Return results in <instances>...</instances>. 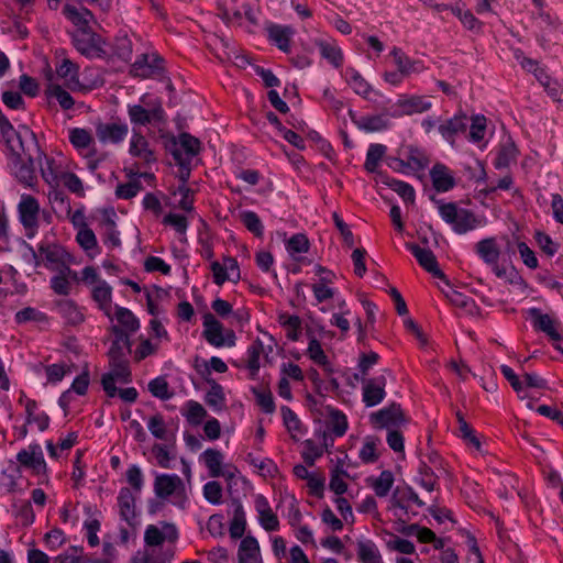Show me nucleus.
<instances>
[{
    "instance_id": "1",
    "label": "nucleus",
    "mask_w": 563,
    "mask_h": 563,
    "mask_svg": "<svg viewBox=\"0 0 563 563\" xmlns=\"http://www.w3.org/2000/svg\"><path fill=\"white\" fill-rule=\"evenodd\" d=\"M410 419L406 416L400 405L389 404V449L398 454V459L406 460L405 438L401 428L409 423Z\"/></svg>"
},
{
    "instance_id": "2",
    "label": "nucleus",
    "mask_w": 563,
    "mask_h": 563,
    "mask_svg": "<svg viewBox=\"0 0 563 563\" xmlns=\"http://www.w3.org/2000/svg\"><path fill=\"white\" fill-rule=\"evenodd\" d=\"M439 211L442 219L453 225V230L463 234L477 225L474 213L467 209L459 208L454 202L440 203Z\"/></svg>"
},
{
    "instance_id": "3",
    "label": "nucleus",
    "mask_w": 563,
    "mask_h": 563,
    "mask_svg": "<svg viewBox=\"0 0 563 563\" xmlns=\"http://www.w3.org/2000/svg\"><path fill=\"white\" fill-rule=\"evenodd\" d=\"M391 56L395 69L389 70V85L398 86L419 71L420 62L411 59L402 49L394 47Z\"/></svg>"
},
{
    "instance_id": "4",
    "label": "nucleus",
    "mask_w": 563,
    "mask_h": 563,
    "mask_svg": "<svg viewBox=\"0 0 563 563\" xmlns=\"http://www.w3.org/2000/svg\"><path fill=\"white\" fill-rule=\"evenodd\" d=\"M413 501L419 507L423 506L426 501L419 498V496L411 490L409 487H397L393 492L391 499L389 500V511L393 510V515L402 522L410 519L408 511L409 501Z\"/></svg>"
},
{
    "instance_id": "5",
    "label": "nucleus",
    "mask_w": 563,
    "mask_h": 563,
    "mask_svg": "<svg viewBox=\"0 0 563 563\" xmlns=\"http://www.w3.org/2000/svg\"><path fill=\"white\" fill-rule=\"evenodd\" d=\"M431 108V102L426 101L421 96L401 95L390 106L389 115L393 118H401L404 115H412L422 113Z\"/></svg>"
},
{
    "instance_id": "6",
    "label": "nucleus",
    "mask_w": 563,
    "mask_h": 563,
    "mask_svg": "<svg viewBox=\"0 0 563 563\" xmlns=\"http://www.w3.org/2000/svg\"><path fill=\"white\" fill-rule=\"evenodd\" d=\"M19 217L22 225L26 230H31L32 233L29 236H33L34 231L38 227V214L40 205L36 198L31 195H23L18 206Z\"/></svg>"
},
{
    "instance_id": "7",
    "label": "nucleus",
    "mask_w": 563,
    "mask_h": 563,
    "mask_svg": "<svg viewBox=\"0 0 563 563\" xmlns=\"http://www.w3.org/2000/svg\"><path fill=\"white\" fill-rule=\"evenodd\" d=\"M408 249L411 251L418 263L433 277L440 278L449 284V280L444 273L439 268L438 261L433 252L429 249H423L418 244H408Z\"/></svg>"
},
{
    "instance_id": "8",
    "label": "nucleus",
    "mask_w": 563,
    "mask_h": 563,
    "mask_svg": "<svg viewBox=\"0 0 563 563\" xmlns=\"http://www.w3.org/2000/svg\"><path fill=\"white\" fill-rule=\"evenodd\" d=\"M386 153V146L383 144H372L366 154L364 168L367 173L376 174L374 180L378 186L380 183L387 185V177L378 170L379 162Z\"/></svg>"
},
{
    "instance_id": "9",
    "label": "nucleus",
    "mask_w": 563,
    "mask_h": 563,
    "mask_svg": "<svg viewBox=\"0 0 563 563\" xmlns=\"http://www.w3.org/2000/svg\"><path fill=\"white\" fill-rule=\"evenodd\" d=\"M12 159L15 167L14 175L16 179L25 186L33 187L36 183L33 158L29 156L27 161H24L21 153L13 152Z\"/></svg>"
},
{
    "instance_id": "10",
    "label": "nucleus",
    "mask_w": 563,
    "mask_h": 563,
    "mask_svg": "<svg viewBox=\"0 0 563 563\" xmlns=\"http://www.w3.org/2000/svg\"><path fill=\"white\" fill-rule=\"evenodd\" d=\"M528 314L537 331L545 333L552 341L562 340L561 334L555 328V321L548 313H542L539 308H530Z\"/></svg>"
},
{
    "instance_id": "11",
    "label": "nucleus",
    "mask_w": 563,
    "mask_h": 563,
    "mask_svg": "<svg viewBox=\"0 0 563 563\" xmlns=\"http://www.w3.org/2000/svg\"><path fill=\"white\" fill-rule=\"evenodd\" d=\"M16 460L21 465L32 468L36 474L46 471V463L38 444L30 445L29 450L20 451Z\"/></svg>"
},
{
    "instance_id": "12",
    "label": "nucleus",
    "mask_w": 563,
    "mask_h": 563,
    "mask_svg": "<svg viewBox=\"0 0 563 563\" xmlns=\"http://www.w3.org/2000/svg\"><path fill=\"white\" fill-rule=\"evenodd\" d=\"M128 134V126L125 124L118 123H102L99 122L96 125V135L102 143H119Z\"/></svg>"
},
{
    "instance_id": "13",
    "label": "nucleus",
    "mask_w": 563,
    "mask_h": 563,
    "mask_svg": "<svg viewBox=\"0 0 563 563\" xmlns=\"http://www.w3.org/2000/svg\"><path fill=\"white\" fill-rule=\"evenodd\" d=\"M203 338L213 346H223L224 345V335H223V327L216 317L207 312L203 316Z\"/></svg>"
},
{
    "instance_id": "14",
    "label": "nucleus",
    "mask_w": 563,
    "mask_h": 563,
    "mask_svg": "<svg viewBox=\"0 0 563 563\" xmlns=\"http://www.w3.org/2000/svg\"><path fill=\"white\" fill-rule=\"evenodd\" d=\"M430 177L433 188L439 192L448 191L455 186L454 177L443 164L437 163L430 170Z\"/></svg>"
},
{
    "instance_id": "15",
    "label": "nucleus",
    "mask_w": 563,
    "mask_h": 563,
    "mask_svg": "<svg viewBox=\"0 0 563 563\" xmlns=\"http://www.w3.org/2000/svg\"><path fill=\"white\" fill-rule=\"evenodd\" d=\"M89 30L82 29L73 37L74 46L78 52L87 57H99L103 58L107 56V52L103 48H98L97 46H91L92 44L89 41Z\"/></svg>"
},
{
    "instance_id": "16",
    "label": "nucleus",
    "mask_w": 563,
    "mask_h": 563,
    "mask_svg": "<svg viewBox=\"0 0 563 563\" xmlns=\"http://www.w3.org/2000/svg\"><path fill=\"white\" fill-rule=\"evenodd\" d=\"M179 486H183L179 476L162 474L155 478L154 490L157 497L165 499L173 495Z\"/></svg>"
},
{
    "instance_id": "17",
    "label": "nucleus",
    "mask_w": 563,
    "mask_h": 563,
    "mask_svg": "<svg viewBox=\"0 0 563 563\" xmlns=\"http://www.w3.org/2000/svg\"><path fill=\"white\" fill-rule=\"evenodd\" d=\"M317 273H327V276H321L319 283L312 285V291L318 302H323L334 296V291L327 287L328 284L333 282L334 274L321 265H317Z\"/></svg>"
},
{
    "instance_id": "18",
    "label": "nucleus",
    "mask_w": 563,
    "mask_h": 563,
    "mask_svg": "<svg viewBox=\"0 0 563 563\" xmlns=\"http://www.w3.org/2000/svg\"><path fill=\"white\" fill-rule=\"evenodd\" d=\"M118 504L120 507V515L130 526H133L135 514V497L131 489L128 487L121 488L118 496Z\"/></svg>"
},
{
    "instance_id": "19",
    "label": "nucleus",
    "mask_w": 563,
    "mask_h": 563,
    "mask_svg": "<svg viewBox=\"0 0 563 563\" xmlns=\"http://www.w3.org/2000/svg\"><path fill=\"white\" fill-rule=\"evenodd\" d=\"M476 252L479 257L488 265H496L499 256L500 250L496 243L494 238L483 239L475 245Z\"/></svg>"
},
{
    "instance_id": "20",
    "label": "nucleus",
    "mask_w": 563,
    "mask_h": 563,
    "mask_svg": "<svg viewBox=\"0 0 563 563\" xmlns=\"http://www.w3.org/2000/svg\"><path fill=\"white\" fill-rule=\"evenodd\" d=\"M232 504L234 506V512L229 529L230 537L232 539H240L243 537L246 528L245 511L240 499L233 498Z\"/></svg>"
},
{
    "instance_id": "21",
    "label": "nucleus",
    "mask_w": 563,
    "mask_h": 563,
    "mask_svg": "<svg viewBox=\"0 0 563 563\" xmlns=\"http://www.w3.org/2000/svg\"><path fill=\"white\" fill-rule=\"evenodd\" d=\"M260 545L257 540L252 537H245L239 548V563H258Z\"/></svg>"
},
{
    "instance_id": "22",
    "label": "nucleus",
    "mask_w": 563,
    "mask_h": 563,
    "mask_svg": "<svg viewBox=\"0 0 563 563\" xmlns=\"http://www.w3.org/2000/svg\"><path fill=\"white\" fill-rule=\"evenodd\" d=\"M349 114L353 122L357 125V128L366 132L380 131L384 130L386 126V120L384 118V114L365 115L356 118L355 113L352 110L349 111Z\"/></svg>"
},
{
    "instance_id": "23",
    "label": "nucleus",
    "mask_w": 563,
    "mask_h": 563,
    "mask_svg": "<svg viewBox=\"0 0 563 563\" xmlns=\"http://www.w3.org/2000/svg\"><path fill=\"white\" fill-rule=\"evenodd\" d=\"M399 155H404L407 164L411 166V172L424 169L430 163L429 157L419 148L408 146L399 150Z\"/></svg>"
},
{
    "instance_id": "24",
    "label": "nucleus",
    "mask_w": 563,
    "mask_h": 563,
    "mask_svg": "<svg viewBox=\"0 0 563 563\" xmlns=\"http://www.w3.org/2000/svg\"><path fill=\"white\" fill-rule=\"evenodd\" d=\"M383 380L384 378H382V383L379 384H375L373 379H365V382H363L365 384L363 388V400L368 407L375 406L384 399L385 390Z\"/></svg>"
},
{
    "instance_id": "25",
    "label": "nucleus",
    "mask_w": 563,
    "mask_h": 563,
    "mask_svg": "<svg viewBox=\"0 0 563 563\" xmlns=\"http://www.w3.org/2000/svg\"><path fill=\"white\" fill-rule=\"evenodd\" d=\"M58 312L67 320L69 324L77 325L84 321V314L73 300L62 299L56 301Z\"/></svg>"
},
{
    "instance_id": "26",
    "label": "nucleus",
    "mask_w": 563,
    "mask_h": 563,
    "mask_svg": "<svg viewBox=\"0 0 563 563\" xmlns=\"http://www.w3.org/2000/svg\"><path fill=\"white\" fill-rule=\"evenodd\" d=\"M150 432L157 440H170V446H175V434L168 433L165 420L161 413H156L148 419L147 423Z\"/></svg>"
},
{
    "instance_id": "27",
    "label": "nucleus",
    "mask_w": 563,
    "mask_h": 563,
    "mask_svg": "<svg viewBox=\"0 0 563 563\" xmlns=\"http://www.w3.org/2000/svg\"><path fill=\"white\" fill-rule=\"evenodd\" d=\"M0 134L1 136L3 137L7 146L10 148V151L13 153V152H16L13 146H12V141H13V137H16L19 143H20V147H21V151L25 154L26 151H25V147H24V144H23V141L21 139V134L20 132H16L13 128V125L11 124V122L9 121V119L2 113V111L0 110Z\"/></svg>"
},
{
    "instance_id": "28",
    "label": "nucleus",
    "mask_w": 563,
    "mask_h": 563,
    "mask_svg": "<svg viewBox=\"0 0 563 563\" xmlns=\"http://www.w3.org/2000/svg\"><path fill=\"white\" fill-rule=\"evenodd\" d=\"M130 153L133 156L143 158L146 163H151L156 159L153 151L148 148V142L142 134L136 132L131 141Z\"/></svg>"
},
{
    "instance_id": "29",
    "label": "nucleus",
    "mask_w": 563,
    "mask_h": 563,
    "mask_svg": "<svg viewBox=\"0 0 563 563\" xmlns=\"http://www.w3.org/2000/svg\"><path fill=\"white\" fill-rule=\"evenodd\" d=\"M269 38L275 42L277 47L283 52L289 51L290 36L294 30L290 26L271 25L268 27Z\"/></svg>"
},
{
    "instance_id": "30",
    "label": "nucleus",
    "mask_w": 563,
    "mask_h": 563,
    "mask_svg": "<svg viewBox=\"0 0 563 563\" xmlns=\"http://www.w3.org/2000/svg\"><path fill=\"white\" fill-rule=\"evenodd\" d=\"M207 383L210 385V389L206 394V404L216 410H222L225 406V397L222 386L212 378H207Z\"/></svg>"
},
{
    "instance_id": "31",
    "label": "nucleus",
    "mask_w": 563,
    "mask_h": 563,
    "mask_svg": "<svg viewBox=\"0 0 563 563\" xmlns=\"http://www.w3.org/2000/svg\"><path fill=\"white\" fill-rule=\"evenodd\" d=\"M466 115H455L454 118L445 121L439 126V132L441 135L448 140L453 139L455 134L459 132H464L466 130Z\"/></svg>"
},
{
    "instance_id": "32",
    "label": "nucleus",
    "mask_w": 563,
    "mask_h": 563,
    "mask_svg": "<svg viewBox=\"0 0 563 563\" xmlns=\"http://www.w3.org/2000/svg\"><path fill=\"white\" fill-rule=\"evenodd\" d=\"M38 252L45 256L47 263L51 264H64L68 262L70 255L59 245H40Z\"/></svg>"
},
{
    "instance_id": "33",
    "label": "nucleus",
    "mask_w": 563,
    "mask_h": 563,
    "mask_svg": "<svg viewBox=\"0 0 563 563\" xmlns=\"http://www.w3.org/2000/svg\"><path fill=\"white\" fill-rule=\"evenodd\" d=\"M64 14L77 26L87 29L89 21L92 19V13L88 9H77L75 5L66 4L64 7Z\"/></svg>"
},
{
    "instance_id": "34",
    "label": "nucleus",
    "mask_w": 563,
    "mask_h": 563,
    "mask_svg": "<svg viewBox=\"0 0 563 563\" xmlns=\"http://www.w3.org/2000/svg\"><path fill=\"white\" fill-rule=\"evenodd\" d=\"M111 287L106 283L101 282L97 285L92 290V298L96 302H98L100 309H102L108 317L110 313V303H111Z\"/></svg>"
},
{
    "instance_id": "35",
    "label": "nucleus",
    "mask_w": 563,
    "mask_h": 563,
    "mask_svg": "<svg viewBox=\"0 0 563 563\" xmlns=\"http://www.w3.org/2000/svg\"><path fill=\"white\" fill-rule=\"evenodd\" d=\"M170 153L179 166V180L181 185H186L190 178L191 167H190V158H185L180 148L177 147V142L173 139V147L170 148Z\"/></svg>"
},
{
    "instance_id": "36",
    "label": "nucleus",
    "mask_w": 563,
    "mask_h": 563,
    "mask_svg": "<svg viewBox=\"0 0 563 563\" xmlns=\"http://www.w3.org/2000/svg\"><path fill=\"white\" fill-rule=\"evenodd\" d=\"M205 464L208 467L212 477H219L222 474L221 465L223 455L219 450L207 449L203 454Z\"/></svg>"
},
{
    "instance_id": "37",
    "label": "nucleus",
    "mask_w": 563,
    "mask_h": 563,
    "mask_svg": "<svg viewBox=\"0 0 563 563\" xmlns=\"http://www.w3.org/2000/svg\"><path fill=\"white\" fill-rule=\"evenodd\" d=\"M37 408V404L33 399H27L25 404V412H26V424L36 423L41 431H45L49 426V417L46 413H35L34 411Z\"/></svg>"
},
{
    "instance_id": "38",
    "label": "nucleus",
    "mask_w": 563,
    "mask_h": 563,
    "mask_svg": "<svg viewBox=\"0 0 563 563\" xmlns=\"http://www.w3.org/2000/svg\"><path fill=\"white\" fill-rule=\"evenodd\" d=\"M357 555L362 563H382L380 554L371 541L357 543Z\"/></svg>"
},
{
    "instance_id": "39",
    "label": "nucleus",
    "mask_w": 563,
    "mask_h": 563,
    "mask_svg": "<svg viewBox=\"0 0 563 563\" xmlns=\"http://www.w3.org/2000/svg\"><path fill=\"white\" fill-rule=\"evenodd\" d=\"M111 366V372L106 373L104 375H111L113 380H119L121 383L128 384L132 380V374L129 368V361H115L109 363Z\"/></svg>"
},
{
    "instance_id": "40",
    "label": "nucleus",
    "mask_w": 563,
    "mask_h": 563,
    "mask_svg": "<svg viewBox=\"0 0 563 563\" xmlns=\"http://www.w3.org/2000/svg\"><path fill=\"white\" fill-rule=\"evenodd\" d=\"M240 219L245 228L252 232L256 238H262L264 233V227L261 219L254 211H243L240 214Z\"/></svg>"
},
{
    "instance_id": "41",
    "label": "nucleus",
    "mask_w": 563,
    "mask_h": 563,
    "mask_svg": "<svg viewBox=\"0 0 563 563\" xmlns=\"http://www.w3.org/2000/svg\"><path fill=\"white\" fill-rule=\"evenodd\" d=\"M46 95L47 97L56 98L64 110H69L74 107L75 101L73 97L59 85H49L46 89Z\"/></svg>"
},
{
    "instance_id": "42",
    "label": "nucleus",
    "mask_w": 563,
    "mask_h": 563,
    "mask_svg": "<svg viewBox=\"0 0 563 563\" xmlns=\"http://www.w3.org/2000/svg\"><path fill=\"white\" fill-rule=\"evenodd\" d=\"M150 393L162 400H167L173 397V393L169 391V385L165 377L159 376L152 379L148 383Z\"/></svg>"
},
{
    "instance_id": "43",
    "label": "nucleus",
    "mask_w": 563,
    "mask_h": 563,
    "mask_svg": "<svg viewBox=\"0 0 563 563\" xmlns=\"http://www.w3.org/2000/svg\"><path fill=\"white\" fill-rule=\"evenodd\" d=\"M263 343L260 339H256L252 345L249 347V362H247V368L251 372V376L255 377L260 369V356L263 352Z\"/></svg>"
},
{
    "instance_id": "44",
    "label": "nucleus",
    "mask_w": 563,
    "mask_h": 563,
    "mask_svg": "<svg viewBox=\"0 0 563 563\" xmlns=\"http://www.w3.org/2000/svg\"><path fill=\"white\" fill-rule=\"evenodd\" d=\"M389 189L397 192L406 203H415V189L411 185L396 179H389Z\"/></svg>"
},
{
    "instance_id": "45",
    "label": "nucleus",
    "mask_w": 563,
    "mask_h": 563,
    "mask_svg": "<svg viewBox=\"0 0 563 563\" xmlns=\"http://www.w3.org/2000/svg\"><path fill=\"white\" fill-rule=\"evenodd\" d=\"M517 148L512 141H508L505 143L496 158L495 166L497 168H506L509 166L510 162L516 158Z\"/></svg>"
},
{
    "instance_id": "46",
    "label": "nucleus",
    "mask_w": 563,
    "mask_h": 563,
    "mask_svg": "<svg viewBox=\"0 0 563 563\" xmlns=\"http://www.w3.org/2000/svg\"><path fill=\"white\" fill-rule=\"evenodd\" d=\"M179 143L181 148L185 151L187 158H190L198 155L201 150V143L199 139L190 135L189 133H180L179 134Z\"/></svg>"
},
{
    "instance_id": "47",
    "label": "nucleus",
    "mask_w": 563,
    "mask_h": 563,
    "mask_svg": "<svg viewBox=\"0 0 563 563\" xmlns=\"http://www.w3.org/2000/svg\"><path fill=\"white\" fill-rule=\"evenodd\" d=\"M344 476H349L347 472L339 466H336L331 474L329 487L339 497L347 490V484L342 478Z\"/></svg>"
},
{
    "instance_id": "48",
    "label": "nucleus",
    "mask_w": 563,
    "mask_h": 563,
    "mask_svg": "<svg viewBox=\"0 0 563 563\" xmlns=\"http://www.w3.org/2000/svg\"><path fill=\"white\" fill-rule=\"evenodd\" d=\"M115 318L118 322L131 333L135 332L140 328L139 320L126 308L118 307Z\"/></svg>"
},
{
    "instance_id": "49",
    "label": "nucleus",
    "mask_w": 563,
    "mask_h": 563,
    "mask_svg": "<svg viewBox=\"0 0 563 563\" xmlns=\"http://www.w3.org/2000/svg\"><path fill=\"white\" fill-rule=\"evenodd\" d=\"M318 46L322 57L327 58L335 67L341 66L343 57L340 48L324 41L318 42Z\"/></svg>"
},
{
    "instance_id": "50",
    "label": "nucleus",
    "mask_w": 563,
    "mask_h": 563,
    "mask_svg": "<svg viewBox=\"0 0 563 563\" xmlns=\"http://www.w3.org/2000/svg\"><path fill=\"white\" fill-rule=\"evenodd\" d=\"M349 84L352 89L364 98H369L371 86L355 69H350Z\"/></svg>"
},
{
    "instance_id": "51",
    "label": "nucleus",
    "mask_w": 563,
    "mask_h": 563,
    "mask_svg": "<svg viewBox=\"0 0 563 563\" xmlns=\"http://www.w3.org/2000/svg\"><path fill=\"white\" fill-rule=\"evenodd\" d=\"M379 440L377 438L368 437L360 451V457L364 463H374L378 460L376 452Z\"/></svg>"
},
{
    "instance_id": "52",
    "label": "nucleus",
    "mask_w": 563,
    "mask_h": 563,
    "mask_svg": "<svg viewBox=\"0 0 563 563\" xmlns=\"http://www.w3.org/2000/svg\"><path fill=\"white\" fill-rule=\"evenodd\" d=\"M56 73L62 78H68L70 81V87L78 84L77 73L78 66L74 64L71 60L65 58L62 64L57 67Z\"/></svg>"
},
{
    "instance_id": "53",
    "label": "nucleus",
    "mask_w": 563,
    "mask_h": 563,
    "mask_svg": "<svg viewBox=\"0 0 563 563\" xmlns=\"http://www.w3.org/2000/svg\"><path fill=\"white\" fill-rule=\"evenodd\" d=\"M19 89L25 96L34 98L40 92V84L35 78L23 74L19 78Z\"/></svg>"
},
{
    "instance_id": "54",
    "label": "nucleus",
    "mask_w": 563,
    "mask_h": 563,
    "mask_svg": "<svg viewBox=\"0 0 563 563\" xmlns=\"http://www.w3.org/2000/svg\"><path fill=\"white\" fill-rule=\"evenodd\" d=\"M331 430L336 437H342L347 429V420L345 415L336 409L330 410Z\"/></svg>"
},
{
    "instance_id": "55",
    "label": "nucleus",
    "mask_w": 563,
    "mask_h": 563,
    "mask_svg": "<svg viewBox=\"0 0 563 563\" xmlns=\"http://www.w3.org/2000/svg\"><path fill=\"white\" fill-rule=\"evenodd\" d=\"M188 412L186 415L187 420L190 424L198 426L202 422V420L207 417V410L202 407L201 404L190 400L187 404Z\"/></svg>"
},
{
    "instance_id": "56",
    "label": "nucleus",
    "mask_w": 563,
    "mask_h": 563,
    "mask_svg": "<svg viewBox=\"0 0 563 563\" xmlns=\"http://www.w3.org/2000/svg\"><path fill=\"white\" fill-rule=\"evenodd\" d=\"M377 361H378V354L375 352L362 354L360 357V362H358L360 374H354V378L356 380L365 382V379H366L365 376L367 375L368 368L371 366H373L374 364H376Z\"/></svg>"
},
{
    "instance_id": "57",
    "label": "nucleus",
    "mask_w": 563,
    "mask_h": 563,
    "mask_svg": "<svg viewBox=\"0 0 563 563\" xmlns=\"http://www.w3.org/2000/svg\"><path fill=\"white\" fill-rule=\"evenodd\" d=\"M70 143L77 148H86L92 142L91 134L85 129H73L69 135Z\"/></svg>"
},
{
    "instance_id": "58",
    "label": "nucleus",
    "mask_w": 563,
    "mask_h": 563,
    "mask_svg": "<svg viewBox=\"0 0 563 563\" xmlns=\"http://www.w3.org/2000/svg\"><path fill=\"white\" fill-rule=\"evenodd\" d=\"M252 393L255 395L257 405L261 406V408L266 413H273L275 411V402L272 396V393L269 390H260L255 387L252 388Z\"/></svg>"
},
{
    "instance_id": "59",
    "label": "nucleus",
    "mask_w": 563,
    "mask_h": 563,
    "mask_svg": "<svg viewBox=\"0 0 563 563\" xmlns=\"http://www.w3.org/2000/svg\"><path fill=\"white\" fill-rule=\"evenodd\" d=\"M308 354L309 357L319 365L327 366L329 364L328 357L316 338H312L309 342Z\"/></svg>"
},
{
    "instance_id": "60",
    "label": "nucleus",
    "mask_w": 563,
    "mask_h": 563,
    "mask_svg": "<svg viewBox=\"0 0 563 563\" xmlns=\"http://www.w3.org/2000/svg\"><path fill=\"white\" fill-rule=\"evenodd\" d=\"M169 448L170 445L155 443L152 448V453L154 454L158 465L164 468L169 467L170 460L173 456L170 455Z\"/></svg>"
},
{
    "instance_id": "61",
    "label": "nucleus",
    "mask_w": 563,
    "mask_h": 563,
    "mask_svg": "<svg viewBox=\"0 0 563 563\" xmlns=\"http://www.w3.org/2000/svg\"><path fill=\"white\" fill-rule=\"evenodd\" d=\"M142 189L143 186L139 180H132L126 184H120L117 187L115 195L121 199H131Z\"/></svg>"
},
{
    "instance_id": "62",
    "label": "nucleus",
    "mask_w": 563,
    "mask_h": 563,
    "mask_svg": "<svg viewBox=\"0 0 563 563\" xmlns=\"http://www.w3.org/2000/svg\"><path fill=\"white\" fill-rule=\"evenodd\" d=\"M2 102L12 110H24L25 102L19 91L7 90L2 92Z\"/></svg>"
},
{
    "instance_id": "63",
    "label": "nucleus",
    "mask_w": 563,
    "mask_h": 563,
    "mask_svg": "<svg viewBox=\"0 0 563 563\" xmlns=\"http://www.w3.org/2000/svg\"><path fill=\"white\" fill-rule=\"evenodd\" d=\"M309 240L302 233L294 234L287 242V249L294 253H306L309 251Z\"/></svg>"
},
{
    "instance_id": "64",
    "label": "nucleus",
    "mask_w": 563,
    "mask_h": 563,
    "mask_svg": "<svg viewBox=\"0 0 563 563\" xmlns=\"http://www.w3.org/2000/svg\"><path fill=\"white\" fill-rule=\"evenodd\" d=\"M82 547L71 545L65 553L59 554L55 560L57 563H82Z\"/></svg>"
}]
</instances>
